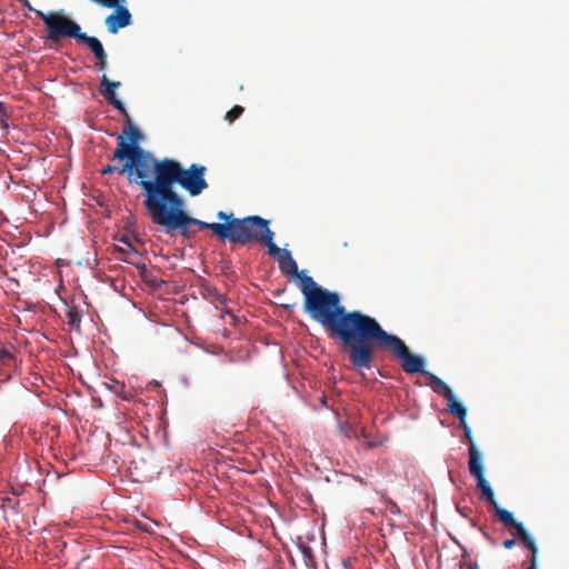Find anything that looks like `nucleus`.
<instances>
[{"label":"nucleus","mask_w":569,"mask_h":569,"mask_svg":"<svg viewBox=\"0 0 569 569\" xmlns=\"http://www.w3.org/2000/svg\"><path fill=\"white\" fill-rule=\"evenodd\" d=\"M156 164L149 178L147 198L143 199L148 216L153 224L161 227L168 234L173 236L179 231L189 239L196 233L192 227L200 228L204 221L186 212V201L174 186L179 184L191 197L199 196L208 188L204 179L207 168L192 163L186 169L171 158H162Z\"/></svg>","instance_id":"obj_1"},{"label":"nucleus","mask_w":569,"mask_h":569,"mask_svg":"<svg viewBox=\"0 0 569 569\" xmlns=\"http://www.w3.org/2000/svg\"><path fill=\"white\" fill-rule=\"evenodd\" d=\"M331 338L340 342L356 370L371 369L375 350L382 349L400 360L405 372H426L425 360L420 356L411 353L403 340L387 332L375 318L361 311H350Z\"/></svg>","instance_id":"obj_2"},{"label":"nucleus","mask_w":569,"mask_h":569,"mask_svg":"<svg viewBox=\"0 0 569 569\" xmlns=\"http://www.w3.org/2000/svg\"><path fill=\"white\" fill-rule=\"evenodd\" d=\"M268 242H270L268 253L277 259L281 272L300 280L299 288L305 298V312L320 323L331 337L350 312L341 305L339 295L318 286L312 277L307 276L305 271H299L289 250L280 249L273 240L268 239Z\"/></svg>","instance_id":"obj_3"},{"label":"nucleus","mask_w":569,"mask_h":569,"mask_svg":"<svg viewBox=\"0 0 569 569\" xmlns=\"http://www.w3.org/2000/svg\"><path fill=\"white\" fill-rule=\"evenodd\" d=\"M120 86L121 82L111 81L106 74L101 77L99 92L126 118L127 123L122 132L117 137V147L113 151L112 160H128V166L124 167L123 170L137 168L139 172L143 170L148 174H151L152 170L157 166L156 163H159L160 159L156 158L150 151L140 147V142L143 140V134L139 128L132 123L130 114L116 94V89Z\"/></svg>","instance_id":"obj_4"},{"label":"nucleus","mask_w":569,"mask_h":569,"mask_svg":"<svg viewBox=\"0 0 569 569\" xmlns=\"http://www.w3.org/2000/svg\"><path fill=\"white\" fill-rule=\"evenodd\" d=\"M200 229L211 230L219 239H228L230 242L247 244L250 242L259 241L267 248L268 234L270 241L274 238V232L269 228V221L259 216H249L243 219H231L230 222H203Z\"/></svg>","instance_id":"obj_5"},{"label":"nucleus","mask_w":569,"mask_h":569,"mask_svg":"<svg viewBox=\"0 0 569 569\" xmlns=\"http://www.w3.org/2000/svg\"><path fill=\"white\" fill-rule=\"evenodd\" d=\"M37 16L43 21L46 27V39L53 44H59L63 38H73L78 40L81 34V27L64 16L62 12L37 11Z\"/></svg>","instance_id":"obj_6"},{"label":"nucleus","mask_w":569,"mask_h":569,"mask_svg":"<svg viewBox=\"0 0 569 569\" xmlns=\"http://www.w3.org/2000/svg\"><path fill=\"white\" fill-rule=\"evenodd\" d=\"M123 163L121 166H114V164H111V163H108L106 164L102 169H101V173L103 176H107V174H111V173H119V174H122V176H126L127 180L129 183H134L137 186L140 187L141 191H142V194H143V198L146 199L147 198V192H148V183H149V178H150V174H148L146 171H141L139 172V170L136 168V169H127V170H122L124 169V167L128 166V160H123L122 161Z\"/></svg>","instance_id":"obj_7"},{"label":"nucleus","mask_w":569,"mask_h":569,"mask_svg":"<svg viewBox=\"0 0 569 569\" xmlns=\"http://www.w3.org/2000/svg\"><path fill=\"white\" fill-rule=\"evenodd\" d=\"M113 11L107 16L104 23L107 30L111 34H116L120 29L126 28L132 23V16L127 8V0L119 2L118 4L110 7Z\"/></svg>","instance_id":"obj_8"},{"label":"nucleus","mask_w":569,"mask_h":569,"mask_svg":"<svg viewBox=\"0 0 569 569\" xmlns=\"http://www.w3.org/2000/svg\"><path fill=\"white\" fill-rule=\"evenodd\" d=\"M129 470L136 478V481L144 482L154 478L159 473L158 466L153 461L152 455L148 457H138L130 462Z\"/></svg>","instance_id":"obj_9"},{"label":"nucleus","mask_w":569,"mask_h":569,"mask_svg":"<svg viewBox=\"0 0 569 569\" xmlns=\"http://www.w3.org/2000/svg\"><path fill=\"white\" fill-rule=\"evenodd\" d=\"M469 471L477 480V486L481 491L480 499L488 502L491 508L497 506L498 502L495 499L493 490L485 478L482 463H476V459H473L472 462L469 463Z\"/></svg>","instance_id":"obj_10"},{"label":"nucleus","mask_w":569,"mask_h":569,"mask_svg":"<svg viewBox=\"0 0 569 569\" xmlns=\"http://www.w3.org/2000/svg\"><path fill=\"white\" fill-rule=\"evenodd\" d=\"M515 537H518L526 548L530 550L529 562H533L538 557V547L533 537L527 531L522 522L516 521L510 530Z\"/></svg>","instance_id":"obj_11"},{"label":"nucleus","mask_w":569,"mask_h":569,"mask_svg":"<svg viewBox=\"0 0 569 569\" xmlns=\"http://www.w3.org/2000/svg\"><path fill=\"white\" fill-rule=\"evenodd\" d=\"M77 42L81 43V44H86L91 50L94 58L107 53L101 41L96 37L88 36L86 32H81Z\"/></svg>","instance_id":"obj_12"},{"label":"nucleus","mask_w":569,"mask_h":569,"mask_svg":"<svg viewBox=\"0 0 569 569\" xmlns=\"http://www.w3.org/2000/svg\"><path fill=\"white\" fill-rule=\"evenodd\" d=\"M425 375L427 376V378L429 380L428 385L431 387V389L435 392L441 393L445 399L451 397L452 390L445 381H442L439 377H437L436 375H433L431 372H425Z\"/></svg>","instance_id":"obj_13"},{"label":"nucleus","mask_w":569,"mask_h":569,"mask_svg":"<svg viewBox=\"0 0 569 569\" xmlns=\"http://www.w3.org/2000/svg\"><path fill=\"white\" fill-rule=\"evenodd\" d=\"M463 438L466 439L469 446V463H471L473 459H476V463H482V456L476 447V443L471 435V429H467L466 431H463Z\"/></svg>","instance_id":"obj_14"},{"label":"nucleus","mask_w":569,"mask_h":569,"mask_svg":"<svg viewBox=\"0 0 569 569\" xmlns=\"http://www.w3.org/2000/svg\"><path fill=\"white\" fill-rule=\"evenodd\" d=\"M493 511L498 517L499 521L508 529H512V525H515L516 519L513 518L512 512L501 508L499 505L495 506Z\"/></svg>","instance_id":"obj_15"},{"label":"nucleus","mask_w":569,"mask_h":569,"mask_svg":"<svg viewBox=\"0 0 569 569\" xmlns=\"http://www.w3.org/2000/svg\"><path fill=\"white\" fill-rule=\"evenodd\" d=\"M446 400L448 402V409L451 415L458 417L459 420H462V418H467V409L463 407L462 403L457 401L453 393Z\"/></svg>","instance_id":"obj_16"},{"label":"nucleus","mask_w":569,"mask_h":569,"mask_svg":"<svg viewBox=\"0 0 569 569\" xmlns=\"http://www.w3.org/2000/svg\"><path fill=\"white\" fill-rule=\"evenodd\" d=\"M66 321L71 328L76 329L77 331H80V327H81L80 310L74 306L69 307L67 310V313H66Z\"/></svg>","instance_id":"obj_17"},{"label":"nucleus","mask_w":569,"mask_h":569,"mask_svg":"<svg viewBox=\"0 0 569 569\" xmlns=\"http://www.w3.org/2000/svg\"><path fill=\"white\" fill-rule=\"evenodd\" d=\"M299 549L302 553L306 566H312L315 563L312 549L306 543L299 545Z\"/></svg>","instance_id":"obj_18"},{"label":"nucleus","mask_w":569,"mask_h":569,"mask_svg":"<svg viewBox=\"0 0 569 569\" xmlns=\"http://www.w3.org/2000/svg\"><path fill=\"white\" fill-rule=\"evenodd\" d=\"M113 391L123 400H128L132 397L131 391H127L123 383L117 382L116 386L113 387Z\"/></svg>","instance_id":"obj_19"},{"label":"nucleus","mask_w":569,"mask_h":569,"mask_svg":"<svg viewBox=\"0 0 569 569\" xmlns=\"http://www.w3.org/2000/svg\"><path fill=\"white\" fill-rule=\"evenodd\" d=\"M243 113V108L241 106H234L231 110H229L226 114V119L229 122H233Z\"/></svg>","instance_id":"obj_20"},{"label":"nucleus","mask_w":569,"mask_h":569,"mask_svg":"<svg viewBox=\"0 0 569 569\" xmlns=\"http://www.w3.org/2000/svg\"><path fill=\"white\" fill-rule=\"evenodd\" d=\"M107 63H108V54L104 53V54L98 56L96 58L94 67H96L97 70L102 71V70H104L107 68Z\"/></svg>","instance_id":"obj_21"},{"label":"nucleus","mask_w":569,"mask_h":569,"mask_svg":"<svg viewBox=\"0 0 569 569\" xmlns=\"http://www.w3.org/2000/svg\"><path fill=\"white\" fill-rule=\"evenodd\" d=\"M119 251L123 254V261L132 263L131 256H136L137 251L131 246L129 249L119 248Z\"/></svg>","instance_id":"obj_22"},{"label":"nucleus","mask_w":569,"mask_h":569,"mask_svg":"<svg viewBox=\"0 0 569 569\" xmlns=\"http://www.w3.org/2000/svg\"><path fill=\"white\" fill-rule=\"evenodd\" d=\"M218 219L219 220H224L226 222H230V218L232 217V214H227L226 212L223 211H219L218 214H217Z\"/></svg>","instance_id":"obj_23"},{"label":"nucleus","mask_w":569,"mask_h":569,"mask_svg":"<svg viewBox=\"0 0 569 569\" xmlns=\"http://www.w3.org/2000/svg\"><path fill=\"white\" fill-rule=\"evenodd\" d=\"M516 545V540L515 539H507L502 542V546L506 548V549H511L513 548Z\"/></svg>","instance_id":"obj_24"},{"label":"nucleus","mask_w":569,"mask_h":569,"mask_svg":"<svg viewBox=\"0 0 569 569\" xmlns=\"http://www.w3.org/2000/svg\"><path fill=\"white\" fill-rule=\"evenodd\" d=\"M20 2L22 3V6L24 8H27L28 10L30 11H34L37 13L38 10L33 9V7L31 6V3L28 1V0H20Z\"/></svg>","instance_id":"obj_25"},{"label":"nucleus","mask_w":569,"mask_h":569,"mask_svg":"<svg viewBox=\"0 0 569 569\" xmlns=\"http://www.w3.org/2000/svg\"><path fill=\"white\" fill-rule=\"evenodd\" d=\"M459 426H460V428H461L463 431H466L467 429H471V428L469 427V425L467 423L466 418H462V420H459Z\"/></svg>","instance_id":"obj_26"},{"label":"nucleus","mask_w":569,"mask_h":569,"mask_svg":"<svg viewBox=\"0 0 569 569\" xmlns=\"http://www.w3.org/2000/svg\"><path fill=\"white\" fill-rule=\"evenodd\" d=\"M483 532V536L486 537V539L492 545L495 546L496 545V540L493 538H491L487 532L482 531Z\"/></svg>","instance_id":"obj_27"},{"label":"nucleus","mask_w":569,"mask_h":569,"mask_svg":"<svg viewBox=\"0 0 569 569\" xmlns=\"http://www.w3.org/2000/svg\"><path fill=\"white\" fill-rule=\"evenodd\" d=\"M527 569H537V558L533 562H529V567Z\"/></svg>","instance_id":"obj_28"}]
</instances>
